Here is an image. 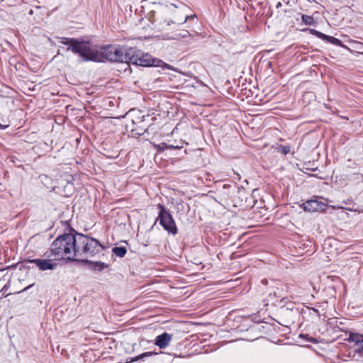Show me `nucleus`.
I'll return each mask as SVG.
<instances>
[{
	"label": "nucleus",
	"mask_w": 363,
	"mask_h": 363,
	"mask_svg": "<svg viewBox=\"0 0 363 363\" xmlns=\"http://www.w3.org/2000/svg\"><path fill=\"white\" fill-rule=\"evenodd\" d=\"M75 230L72 229L71 232L59 235L52 243L50 252L55 257L65 256V259L71 262H78L79 259L77 257V238Z\"/></svg>",
	"instance_id": "obj_1"
},
{
	"label": "nucleus",
	"mask_w": 363,
	"mask_h": 363,
	"mask_svg": "<svg viewBox=\"0 0 363 363\" xmlns=\"http://www.w3.org/2000/svg\"><path fill=\"white\" fill-rule=\"evenodd\" d=\"M77 257H94L101 252L104 246L95 238L77 233Z\"/></svg>",
	"instance_id": "obj_2"
},
{
	"label": "nucleus",
	"mask_w": 363,
	"mask_h": 363,
	"mask_svg": "<svg viewBox=\"0 0 363 363\" xmlns=\"http://www.w3.org/2000/svg\"><path fill=\"white\" fill-rule=\"evenodd\" d=\"M126 67H130V64L142 67H158L161 60L153 58L150 54L144 53L136 48H126Z\"/></svg>",
	"instance_id": "obj_3"
},
{
	"label": "nucleus",
	"mask_w": 363,
	"mask_h": 363,
	"mask_svg": "<svg viewBox=\"0 0 363 363\" xmlns=\"http://www.w3.org/2000/svg\"><path fill=\"white\" fill-rule=\"evenodd\" d=\"M72 48V52L80 57V62H100V54L97 45L89 41L78 39Z\"/></svg>",
	"instance_id": "obj_4"
},
{
	"label": "nucleus",
	"mask_w": 363,
	"mask_h": 363,
	"mask_svg": "<svg viewBox=\"0 0 363 363\" xmlns=\"http://www.w3.org/2000/svg\"><path fill=\"white\" fill-rule=\"evenodd\" d=\"M100 54V62L103 61V59H106L111 62H116L121 63H125L126 65V48H116L113 45H108L103 47L99 50Z\"/></svg>",
	"instance_id": "obj_5"
},
{
	"label": "nucleus",
	"mask_w": 363,
	"mask_h": 363,
	"mask_svg": "<svg viewBox=\"0 0 363 363\" xmlns=\"http://www.w3.org/2000/svg\"><path fill=\"white\" fill-rule=\"evenodd\" d=\"M157 207L159 209L157 220L159 221V223L169 233L176 235L178 232V230L174 218L172 215L170 213L169 211L167 210L166 207L161 203H158L157 205Z\"/></svg>",
	"instance_id": "obj_6"
},
{
	"label": "nucleus",
	"mask_w": 363,
	"mask_h": 363,
	"mask_svg": "<svg viewBox=\"0 0 363 363\" xmlns=\"http://www.w3.org/2000/svg\"><path fill=\"white\" fill-rule=\"evenodd\" d=\"M301 207L305 211L308 212L324 211L327 205L318 199H311L303 203Z\"/></svg>",
	"instance_id": "obj_7"
},
{
	"label": "nucleus",
	"mask_w": 363,
	"mask_h": 363,
	"mask_svg": "<svg viewBox=\"0 0 363 363\" xmlns=\"http://www.w3.org/2000/svg\"><path fill=\"white\" fill-rule=\"evenodd\" d=\"M306 30H308L311 34L317 36L318 38H320L323 40L327 41L331 44H333L337 46H340V47L344 46L342 42L340 40H339L335 37L327 35H325L317 30H315V29L307 28V29H306Z\"/></svg>",
	"instance_id": "obj_8"
},
{
	"label": "nucleus",
	"mask_w": 363,
	"mask_h": 363,
	"mask_svg": "<svg viewBox=\"0 0 363 363\" xmlns=\"http://www.w3.org/2000/svg\"><path fill=\"white\" fill-rule=\"evenodd\" d=\"M88 265V268L95 272H102L104 269L108 267V264L102 262H92L86 259H82L78 261Z\"/></svg>",
	"instance_id": "obj_9"
},
{
	"label": "nucleus",
	"mask_w": 363,
	"mask_h": 363,
	"mask_svg": "<svg viewBox=\"0 0 363 363\" xmlns=\"http://www.w3.org/2000/svg\"><path fill=\"white\" fill-rule=\"evenodd\" d=\"M173 335L167 333H163L157 335L155 340V344L160 349L166 348L172 340Z\"/></svg>",
	"instance_id": "obj_10"
},
{
	"label": "nucleus",
	"mask_w": 363,
	"mask_h": 363,
	"mask_svg": "<svg viewBox=\"0 0 363 363\" xmlns=\"http://www.w3.org/2000/svg\"><path fill=\"white\" fill-rule=\"evenodd\" d=\"M347 340L355 343L357 347L355 350L357 352H363V335L351 332Z\"/></svg>",
	"instance_id": "obj_11"
},
{
	"label": "nucleus",
	"mask_w": 363,
	"mask_h": 363,
	"mask_svg": "<svg viewBox=\"0 0 363 363\" xmlns=\"http://www.w3.org/2000/svg\"><path fill=\"white\" fill-rule=\"evenodd\" d=\"M58 43L67 45V50H71L72 52V48L76 45V43L78 41L79 38H57Z\"/></svg>",
	"instance_id": "obj_12"
},
{
	"label": "nucleus",
	"mask_w": 363,
	"mask_h": 363,
	"mask_svg": "<svg viewBox=\"0 0 363 363\" xmlns=\"http://www.w3.org/2000/svg\"><path fill=\"white\" fill-rule=\"evenodd\" d=\"M57 264L53 262L52 259H43L40 267V271L53 270L56 268Z\"/></svg>",
	"instance_id": "obj_13"
},
{
	"label": "nucleus",
	"mask_w": 363,
	"mask_h": 363,
	"mask_svg": "<svg viewBox=\"0 0 363 363\" xmlns=\"http://www.w3.org/2000/svg\"><path fill=\"white\" fill-rule=\"evenodd\" d=\"M190 35H191V34L190 33V32L189 30H180L174 33L173 34L172 38L174 40H179L185 39V38L189 37Z\"/></svg>",
	"instance_id": "obj_14"
},
{
	"label": "nucleus",
	"mask_w": 363,
	"mask_h": 363,
	"mask_svg": "<svg viewBox=\"0 0 363 363\" xmlns=\"http://www.w3.org/2000/svg\"><path fill=\"white\" fill-rule=\"evenodd\" d=\"M348 180L351 182L359 184L363 182V174L359 172H354L347 176Z\"/></svg>",
	"instance_id": "obj_15"
},
{
	"label": "nucleus",
	"mask_w": 363,
	"mask_h": 363,
	"mask_svg": "<svg viewBox=\"0 0 363 363\" xmlns=\"http://www.w3.org/2000/svg\"><path fill=\"white\" fill-rule=\"evenodd\" d=\"M157 352H144L140 355H138L135 357H130V358H128V361L129 362H135V361H138V360H140V359H144V358L145 357H150V356H152V355H155L157 354Z\"/></svg>",
	"instance_id": "obj_16"
},
{
	"label": "nucleus",
	"mask_w": 363,
	"mask_h": 363,
	"mask_svg": "<svg viewBox=\"0 0 363 363\" xmlns=\"http://www.w3.org/2000/svg\"><path fill=\"white\" fill-rule=\"evenodd\" d=\"M112 252L116 255L117 257H123L126 252H127V250L125 248V247H113L112 248Z\"/></svg>",
	"instance_id": "obj_17"
},
{
	"label": "nucleus",
	"mask_w": 363,
	"mask_h": 363,
	"mask_svg": "<svg viewBox=\"0 0 363 363\" xmlns=\"http://www.w3.org/2000/svg\"><path fill=\"white\" fill-rule=\"evenodd\" d=\"M301 20L304 24L308 25V26H314L316 24V22L315 21L313 17L311 16L302 14Z\"/></svg>",
	"instance_id": "obj_18"
},
{
	"label": "nucleus",
	"mask_w": 363,
	"mask_h": 363,
	"mask_svg": "<svg viewBox=\"0 0 363 363\" xmlns=\"http://www.w3.org/2000/svg\"><path fill=\"white\" fill-rule=\"evenodd\" d=\"M281 287H277L274 291L273 294L274 296L280 298L281 301H283L285 298V296H284V287L286 286L284 284H280Z\"/></svg>",
	"instance_id": "obj_19"
},
{
	"label": "nucleus",
	"mask_w": 363,
	"mask_h": 363,
	"mask_svg": "<svg viewBox=\"0 0 363 363\" xmlns=\"http://www.w3.org/2000/svg\"><path fill=\"white\" fill-rule=\"evenodd\" d=\"M43 259H27L23 260V263L26 265L27 263L34 264L40 270V264Z\"/></svg>",
	"instance_id": "obj_20"
},
{
	"label": "nucleus",
	"mask_w": 363,
	"mask_h": 363,
	"mask_svg": "<svg viewBox=\"0 0 363 363\" xmlns=\"http://www.w3.org/2000/svg\"><path fill=\"white\" fill-rule=\"evenodd\" d=\"M277 150H278L279 152H281L284 155H286L287 154H289L290 152L291 147H290L289 145H280L277 147Z\"/></svg>",
	"instance_id": "obj_21"
},
{
	"label": "nucleus",
	"mask_w": 363,
	"mask_h": 363,
	"mask_svg": "<svg viewBox=\"0 0 363 363\" xmlns=\"http://www.w3.org/2000/svg\"><path fill=\"white\" fill-rule=\"evenodd\" d=\"M158 148L161 151H164L165 150H168L167 144L164 143H162L158 145Z\"/></svg>",
	"instance_id": "obj_22"
},
{
	"label": "nucleus",
	"mask_w": 363,
	"mask_h": 363,
	"mask_svg": "<svg viewBox=\"0 0 363 363\" xmlns=\"http://www.w3.org/2000/svg\"><path fill=\"white\" fill-rule=\"evenodd\" d=\"M194 18H196V15H191V16L186 15V16H185L184 20L182 23L186 22L188 19H194Z\"/></svg>",
	"instance_id": "obj_23"
},
{
	"label": "nucleus",
	"mask_w": 363,
	"mask_h": 363,
	"mask_svg": "<svg viewBox=\"0 0 363 363\" xmlns=\"http://www.w3.org/2000/svg\"><path fill=\"white\" fill-rule=\"evenodd\" d=\"M307 308L313 311L317 315L318 317H320V314L318 309H316L315 308H311V307H307Z\"/></svg>",
	"instance_id": "obj_24"
},
{
	"label": "nucleus",
	"mask_w": 363,
	"mask_h": 363,
	"mask_svg": "<svg viewBox=\"0 0 363 363\" xmlns=\"http://www.w3.org/2000/svg\"><path fill=\"white\" fill-rule=\"evenodd\" d=\"M167 147H168V150L170 149V150H174V149H179V146H175V145H169L167 144Z\"/></svg>",
	"instance_id": "obj_25"
},
{
	"label": "nucleus",
	"mask_w": 363,
	"mask_h": 363,
	"mask_svg": "<svg viewBox=\"0 0 363 363\" xmlns=\"http://www.w3.org/2000/svg\"><path fill=\"white\" fill-rule=\"evenodd\" d=\"M230 187H231V185H230V184H224V185L223 186V189H229V188H230Z\"/></svg>",
	"instance_id": "obj_26"
},
{
	"label": "nucleus",
	"mask_w": 363,
	"mask_h": 363,
	"mask_svg": "<svg viewBox=\"0 0 363 363\" xmlns=\"http://www.w3.org/2000/svg\"><path fill=\"white\" fill-rule=\"evenodd\" d=\"M7 127H8V125H1V124L0 123V129H1V130H4V129H6Z\"/></svg>",
	"instance_id": "obj_27"
},
{
	"label": "nucleus",
	"mask_w": 363,
	"mask_h": 363,
	"mask_svg": "<svg viewBox=\"0 0 363 363\" xmlns=\"http://www.w3.org/2000/svg\"><path fill=\"white\" fill-rule=\"evenodd\" d=\"M233 187H234L235 189H238V191H243V190H244L243 189H240V187L236 186V185H234V186H233Z\"/></svg>",
	"instance_id": "obj_28"
},
{
	"label": "nucleus",
	"mask_w": 363,
	"mask_h": 363,
	"mask_svg": "<svg viewBox=\"0 0 363 363\" xmlns=\"http://www.w3.org/2000/svg\"><path fill=\"white\" fill-rule=\"evenodd\" d=\"M262 283L264 284H267L268 281L267 279H262Z\"/></svg>",
	"instance_id": "obj_29"
},
{
	"label": "nucleus",
	"mask_w": 363,
	"mask_h": 363,
	"mask_svg": "<svg viewBox=\"0 0 363 363\" xmlns=\"http://www.w3.org/2000/svg\"><path fill=\"white\" fill-rule=\"evenodd\" d=\"M281 3L279 2V3H278V4H277V7L278 8L279 6H281Z\"/></svg>",
	"instance_id": "obj_30"
}]
</instances>
